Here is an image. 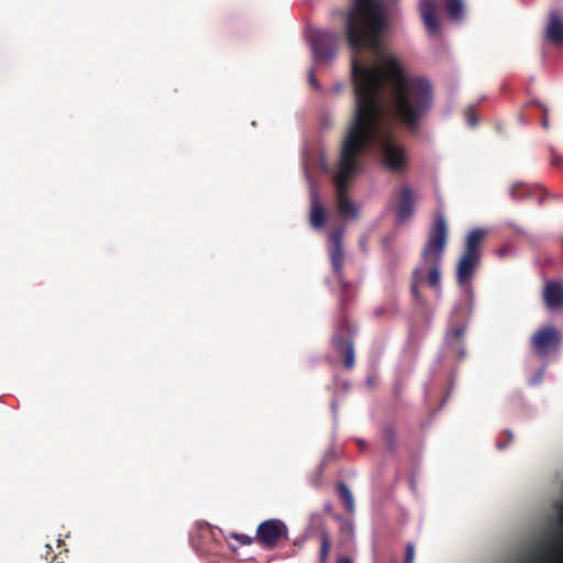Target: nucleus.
<instances>
[{
  "instance_id": "obj_17",
  "label": "nucleus",
  "mask_w": 563,
  "mask_h": 563,
  "mask_svg": "<svg viewBox=\"0 0 563 563\" xmlns=\"http://www.w3.org/2000/svg\"><path fill=\"white\" fill-rule=\"evenodd\" d=\"M466 331L465 324L452 327L445 335L448 346L455 352L460 357H464L466 352L463 344V336Z\"/></svg>"
},
{
  "instance_id": "obj_12",
  "label": "nucleus",
  "mask_w": 563,
  "mask_h": 563,
  "mask_svg": "<svg viewBox=\"0 0 563 563\" xmlns=\"http://www.w3.org/2000/svg\"><path fill=\"white\" fill-rule=\"evenodd\" d=\"M438 2L435 0H420L419 8L422 21L431 34L440 31V23L437 19Z\"/></svg>"
},
{
  "instance_id": "obj_3",
  "label": "nucleus",
  "mask_w": 563,
  "mask_h": 563,
  "mask_svg": "<svg viewBox=\"0 0 563 563\" xmlns=\"http://www.w3.org/2000/svg\"><path fill=\"white\" fill-rule=\"evenodd\" d=\"M385 4L379 0H353L345 19L346 43L352 51L353 60L361 67L383 62L387 57L382 54V37L387 29Z\"/></svg>"
},
{
  "instance_id": "obj_32",
  "label": "nucleus",
  "mask_w": 563,
  "mask_h": 563,
  "mask_svg": "<svg viewBox=\"0 0 563 563\" xmlns=\"http://www.w3.org/2000/svg\"><path fill=\"white\" fill-rule=\"evenodd\" d=\"M357 444L361 449H364L366 446V444L363 440H360Z\"/></svg>"
},
{
  "instance_id": "obj_34",
  "label": "nucleus",
  "mask_w": 563,
  "mask_h": 563,
  "mask_svg": "<svg viewBox=\"0 0 563 563\" xmlns=\"http://www.w3.org/2000/svg\"><path fill=\"white\" fill-rule=\"evenodd\" d=\"M506 434L508 435L509 440H511V439H512V437H514V435H512V433H511L510 431H506Z\"/></svg>"
},
{
  "instance_id": "obj_24",
  "label": "nucleus",
  "mask_w": 563,
  "mask_h": 563,
  "mask_svg": "<svg viewBox=\"0 0 563 563\" xmlns=\"http://www.w3.org/2000/svg\"><path fill=\"white\" fill-rule=\"evenodd\" d=\"M231 538L238 540L240 542V544H242V545H250L255 540V538L249 537L243 533H232Z\"/></svg>"
},
{
  "instance_id": "obj_7",
  "label": "nucleus",
  "mask_w": 563,
  "mask_h": 563,
  "mask_svg": "<svg viewBox=\"0 0 563 563\" xmlns=\"http://www.w3.org/2000/svg\"><path fill=\"white\" fill-rule=\"evenodd\" d=\"M562 343V335L555 325L539 328L531 336V350L538 357L544 358L551 352H556Z\"/></svg>"
},
{
  "instance_id": "obj_20",
  "label": "nucleus",
  "mask_w": 563,
  "mask_h": 563,
  "mask_svg": "<svg viewBox=\"0 0 563 563\" xmlns=\"http://www.w3.org/2000/svg\"><path fill=\"white\" fill-rule=\"evenodd\" d=\"M336 492H338V495H339L340 499L342 500L346 511L349 514H353L355 511L354 497L352 495V492L347 487V485L344 484L343 482H340L336 485Z\"/></svg>"
},
{
  "instance_id": "obj_6",
  "label": "nucleus",
  "mask_w": 563,
  "mask_h": 563,
  "mask_svg": "<svg viewBox=\"0 0 563 563\" xmlns=\"http://www.w3.org/2000/svg\"><path fill=\"white\" fill-rule=\"evenodd\" d=\"M308 40L316 62L330 63L335 57L339 37L334 32L318 29L310 30Z\"/></svg>"
},
{
  "instance_id": "obj_10",
  "label": "nucleus",
  "mask_w": 563,
  "mask_h": 563,
  "mask_svg": "<svg viewBox=\"0 0 563 563\" xmlns=\"http://www.w3.org/2000/svg\"><path fill=\"white\" fill-rule=\"evenodd\" d=\"M542 298L549 310H559L563 307V284L559 280H547Z\"/></svg>"
},
{
  "instance_id": "obj_27",
  "label": "nucleus",
  "mask_w": 563,
  "mask_h": 563,
  "mask_svg": "<svg viewBox=\"0 0 563 563\" xmlns=\"http://www.w3.org/2000/svg\"><path fill=\"white\" fill-rule=\"evenodd\" d=\"M562 163V157L556 154L554 151L551 152V164L554 166H560Z\"/></svg>"
},
{
  "instance_id": "obj_21",
  "label": "nucleus",
  "mask_w": 563,
  "mask_h": 563,
  "mask_svg": "<svg viewBox=\"0 0 563 563\" xmlns=\"http://www.w3.org/2000/svg\"><path fill=\"white\" fill-rule=\"evenodd\" d=\"M448 14L454 20H461L464 13L462 0H444Z\"/></svg>"
},
{
  "instance_id": "obj_28",
  "label": "nucleus",
  "mask_w": 563,
  "mask_h": 563,
  "mask_svg": "<svg viewBox=\"0 0 563 563\" xmlns=\"http://www.w3.org/2000/svg\"><path fill=\"white\" fill-rule=\"evenodd\" d=\"M336 563H353V561L347 556H342L338 559Z\"/></svg>"
},
{
  "instance_id": "obj_16",
  "label": "nucleus",
  "mask_w": 563,
  "mask_h": 563,
  "mask_svg": "<svg viewBox=\"0 0 563 563\" xmlns=\"http://www.w3.org/2000/svg\"><path fill=\"white\" fill-rule=\"evenodd\" d=\"M413 191L409 187H402L398 194L397 218L405 221L413 212Z\"/></svg>"
},
{
  "instance_id": "obj_5",
  "label": "nucleus",
  "mask_w": 563,
  "mask_h": 563,
  "mask_svg": "<svg viewBox=\"0 0 563 563\" xmlns=\"http://www.w3.org/2000/svg\"><path fill=\"white\" fill-rule=\"evenodd\" d=\"M343 235L344 229L338 228L329 234V257L332 266V271L336 278L340 287V305L342 309H345L350 300L347 291L350 288V282L345 279L343 267H344V251H343Z\"/></svg>"
},
{
  "instance_id": "obj_22",
  "label": "nucleus",
  "mask_w": 563,
  "mask_h": 563,
  "mask_svg": "<svg viewBox=\"0 0 563 563\" xmlns=\"http://www.w3.org/2000/svg\"><path fill=\"white\" fill-rule=\"evenodd\" d=\"M331 538L328 531H322L320 536V552H319V561L320 563H327L330 551H331Z\"/></svg>"
},
{
  "instance_id": "obj_11",
  "label": "nucleus",
  "mask_w": 563,
  "mask_h": 563,
  "mask_svg": "<svg viewBox=\"0 0 563 563\" xmlns=\"http://www.w3.org/2000/svg\"><path fill=\"white\" fill-rule=\"evenodd\" d=\"M479 261L478 256L463 253L456 266V282L460 286L470 284Z\"/></svg>"
},
{
  "instance_id": "obj_8",
  "label": "nucleus",
  "mask_w": 563,
  "mask_h": 563,
  "mask_svg": "<svg viewBox=\"0 0 563 563\" xmlns=\"http://www.w3.org/2000/svg\"><path fill=\"white\" fill-rule=\"evenodd\" d=\"M555 508L559 510L558 523L561 530L550 541L538 547V554L530 563H547L545 558L552 559L553 563H561L563 559V501L555 503Z\"/></svg>"
},
{
  "instance_id": "obj_18",
  "label": "nucleus",
  "mask_w": 563,
  "mask_h": 563,
  "mask_svg": "<svg viewBox=\"0 0 563 563\" xmlns=\"http://www.w3.org/2000/svg\"><path fill=\"white\" fill-rule=\"evenodd\" d=\"M547 36L553 44L563 43V21L555 11L550 13V21L547 27Z\"/></svg>"
},
{
  "instance_id": "obj_23",
  "label": "nucleus",
  "mask_w": 563,
  "mask_h": 563,
  "mask_svg": "<svg viewBox=\"0 0 563 563\" xmlns=\"http://www.w3.org/2000/svg\"><path fill=\"white\" fill-rule=\"evenodd\" d=\"M383 440L389 451H395L397 445L396 429L393 424H387L383 428Z\"/></svg>"
},
{
  "instance_id": "obj_4",
  "label": "nucleus",
  "mask_w": 563,
  "mask_h": 563,
  "mask_svg": "<svg viewBox=\"0 0 563 563\" xmlns=\"http://www.w3.org/2000/svg\"><path fill=\"white\" fill-rule=\"evenodd\" d=\"M448 244V225L444 216L437 212L430 228L428 239L421 252L422 267L412 272L411 294L416 299L420 298L419 285L423 282V272H428L427 282L432 288H439L441 282V264Z\"/></svg>"
},
{
  "instance_id": "obj_9",
  "label": "nucleus",
  "mask_w": 563,
  "mask_h": 563,
  "mask_svg": "<svg viewBox=\"0 0 563 563\" xmlns=\"http://www.w3.org/2000/svg\"><path fill=\"white\" fill-rule=\"evenodd\" d=\"M288 539V527L280 519H267L262 521L256 529L255 540L267 550H272L282 540Z\"/></svg>"
},
{
  "instance_id": "obj_1",
  "label": "nucleus",
  "mask_w": 563,
  "mask_h": 563,
  "mask_svg": "<svg viewBox=\"0 0 563 563\" xmlns=\"http://www.w3.org/2000/svg\"><path fill=\"white\" fill-rule=\"evenodd\" d=\"M353 88L355 96V113H357L358 84H367L379 100L380 115L373 140L363 153L377 142L384 165L393 173H401L407 166V154L402 145L395 142L389 131L382 130L385 117L384 90L390 88V111L396 120L404 124L411 133H418L421 122L430 113L434 102V91L431 81L424 77L408 75L399 60L393 56L379 63H372L368 67H361L353 60ZM356 114H354V118Z\"/></svg>"
},
{
  "instance_id": "obj_19",
  "label": "nucleus",
  "mask_w": 563,
  "mask_h": 563,
  "mask_svg": "<svg viewBox=\"0 0 563 563\" xmlns=\"http://www.w3.org/2000/svg\"><path fill=\"white\" fill-rule=\"evenodd\" d=\"M486 235V231L483 229L472 230L465 241L464 252L481 257V244Z\"/></svg>"
},
{
  "instance_id": "obj_30",
  "label": "nucleus",
  "mask_w": 563,
  "mask_h": 563,
  "mask_svg": "<svg viewBox=\"0 0 563 563\" xmlns=\"http://www.w3.org/2000/svg\"><path fill=\"white\" fill-rule=\"evenodd\" d=\"M309 81L312 86H317V81H316V78L313 77L312 74H310V77H309Z\"/></svg>"
},
{
  "instance_id": "obj_2",
  "label": "nucleus",
  "mask_w": 563,
  "mask_h": 563,
  "mask_svg": "<svg viewBox=\"0 0 563 563\" xmlns=\"http://www.w3.org/2000/svg\"><path fill=\"white\" fill-rule=\"evenodd\" d=\"M367 84L357 87V113L342 142L334 184L338 210L344 218L355 217L357 210L347 196L350 183L358 172V158L375 135L380 115L379 100Z\"/></svg>"
},
{
  "instance_id": "obj_14",
  "label": "nucleus",
  "mask_w": 563,
  "mask_h": 563,
  "mask_svg": "<svg viewBox=\"0 0 563 563\" xmlns=\"http://www.w3.org/2000/svg\"><path fill=\"white\" fill-rule=\"evenodd\" d=\"M510 197L514 200H522L532 197L538 194V203L542 206L544 203V198L548 196V191H545L541 187L530 186L525 183H516L510 188Z\"/></svg>"
},
{
  "instance_id": "obj_33",
  "label": "nucleus",
  "mask_w": 563,
  "mask_h": 563,
  "mask_svg": "<svg viewBox=\"0 0 563 563\" xmlns=\"http://www.w3.org/2000/svg\"><path fill=\"white\" fill-rule=\"evenodd\" d=\"M497 446H498L499 449H504V448L506 446V444H504L503 442H498V443H497Z\"/></svg>"
},
{
  "instance_id": "obj_25",
  "label": "nucleus",
  "mask_w": 563,
  "mask_h": 563,
  "mask_svg": "<svg viewBox=\"0 0 563 563\" xmlns=\"http://www.w3.org/2000/svg\"><path fill=\"white\" fill-rule=\"evenodd\" d=\"M413 560H415V545L412 543H407L404 563H413Z\"/></svg>"
},
{
  "instance_id": "obj_13",
  "label": "nucleus",
  "mask_w": 563,
  "mask_h": 563,
  "mask_svg": "<svg viewBox=\"0 0 563 563\" xmlns=\"http://www.w3.org/2000/svg\"><path fill=\"white\" fill-rule=\"evenodd\" d=\"M333 345L335 352L343 357V365L346 369H352L355 365L354 345L351 339L342 335H334Z\"/></svg>"
},
{
  "instance_id": "obj_26",
  "label": "nucleus",
  "mask_w": 563,
  "mask_h": 563,
  "mask_svg": "<svg viewBox=\"0 0 563 563\" xmlns=\"http://www.w3.org/2000/svg\"><path fill=\"white\" fill-rule=\"evenodd\" d=\"M465 119H466L468 125H471V126H475L477 124V118H476V114H475L473 108H468L465 111Z\"/></svg>"
},
{
  "instance_id": "obj_29",
  "label": "nucleus",
  "mask_w": 563,
  "mask_h": 563,
  "mask_svg": "<svg viewBox=\"0 0 563 563\" xmlns=\"http://www.w3.org/2000/svg\"><path fill=\"white\" fill-rule=\"evenodd\" d=\"M542 125H543V128H548V125H549V123H548V118H547V114H545V113L543 114Z\"/></svg>"
},
{
  "instance_id": "obj_31",
  "label": "nucleus",
  "mask_w": 563,
  "mask_h": 563,
  "mask_svg": "<svg viewBox=\"0 0 563 563\" xmlns=\"http://www.w3.org/2000/svg\"><path fill=\"white\" fill-rule=\"evenodd\" d=\"M550 197H551V198H553V199H559V196H556V195H550V194L548 192V196L544 198V201L547 200V198H550Z\"/></svg>"
},
{
  "instance_id": "obj_35",
  "label": "nucleus",
  "mask_w": 563,
  "mask_h": 563,
  "mask_svg": "<svg viewBox=\"0 0 563 563\" xmlns=\"http://www.w3.org/2000/svg\"><path fill=\"white\" fill-rule=\"evenodd\" d=\"M393 563H397V562L395 561V562H393Z\"/></svg>"
},
{
  "instance_id": "obj_15",
  "label": "nucleus",
  "mask_w": 563,
  "mask_h": 563,
  "mask_svg": "<svg viewBox=\"0 0 563 563\" xmlns=\"http://www.w3.org/2000/svg\"><path fill=\"white\" fill-rule=\"evenodd\" d=\"M310 224L314 229H322L327 219L325 209L322 207L316 188L310 190Z\"/></svg>"
}]
</instances>
